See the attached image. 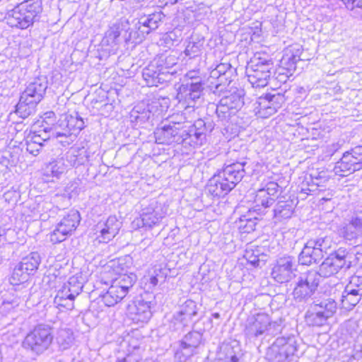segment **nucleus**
Masks as SVG:
<instances>
[{
	"mask_svg": "<svg viewBox=\"0 0 362 362\" xmlns=\"http://www.w3.org/2000/svg\"><path fill=\"white\" fill-rule=\"evenodd\" d=\"M203 125L202 120L196 122L187 129H185L180 123L163 125L155 132L156 141L159 144H165L175 142L193 147L202 146L206 139L205 133L200 128Z\"/></svg>",
	"mask_w": 362,
	"mask_h": 362,
	"instance_id": "nucleus-1",
	"label": "nucleus"
},
{
	"mask_svg": "<svg viewBox=\"0 0 362 362\" xmlns=\"http://www.w3.org/2000/svg\"><path fill=\"white\" fill-rule=\"evenodd\" d=\"M42 11L41 0H25L8 11L6 19L11 27L26 29L39 20Z\"/></svg>",
	"mask_w": 362,
	"mask_h": 362,
	"instance_id": "nucleus-2",
	"label": "nucleus"
},
{
	"mask_svg": "<svg viewBox=\"0 0 362 362\" xmlns=\"http://www.w3.org/2000/svg\"><path fill=\"white\" fill-rule=\"evenodd\" d=\"M53 339L52 327L40 324L26 334L22 341V347L28 353L40 356L50 349Z\"/></svg>",
	"mask_w": 362,
	"mask_h": 362,
	"instance_id": "nucleus-3",
	"label": "nucleus"
},
{
	"mask_svg": "<svg viewBox=\"0 0 362 362\" xmlns=\"http://www.w3.org/2000/svg\"><path fill=\"white\" fill-rule=\"evenodd\" d=\"M354 254L350 250L339 247L329 255L320 265V276L327 278L337 274L341 269H349L352 265Z\"/></svg>",
	"mask_w": 362,
	"mask_h": 362,
	"instance_id": "nucleus-4",
	"label": "nucleus"
},
{
	"mask_svg": "<svg viewBox=\"0 0 362 362\" xmlns=\"http://www.w3.org/2000/svg\"><path fill=\"white\" fill-rule=\"evenodd\" d=\"M224 95L216 105V115L222 122H228L243 106L244 90L238 88H231L229 90H225Z\"/></svg>",
	"mask_w": 362,
	"mask_h": 362,
	"instance_id": "nucleus-5",
	"label": "nucleus"
},
{
	"mask_svg": "<svg viewBox=\"0 0 362 362\" xmlns=\"http://www.w3.org/2000/svg\"><path fill=\"white\" fill-rule=\"evenodd\" d=\"M52 134L59 139L63 145H69L74 142L78 134L83 129L84 122L77 112L74 115H66L64 119H60Z\"/></svg>",
	"mask_w": 362,
	"mask_h": 362,
	"instance_id": "nucleus-6",
	"label": "nucleus"
},
{
	"mask_svg": "<svg viewBox=\"0 0 362 362\" xmlns=\"http://www.w3.org/2000/svg\"><path fill=\"white\" fill-rule=\"evenodd\" d=\"M273 69V63L260 57H255L246 67L248 82L253 88L266 86L270 78Z\"/></svg>",
	"mask_w": 362,
	"mask_h": 362,
	"instance_id": "nucleus-7",
	"label": "nucleus"
},
{
	"mask_svg": "<svg viewBox=\"0 0 362 362\" xmlns=\"http://www.w3.org/2000/svg\"><path fill=\"white\" fill-rule=\"evenodd\" d=\"M83 287V281L81 275L71 276L68 281L57 291L54 299V305L58 308L73 309L74 300L81 293Z\"/></svg>",
	"mask_w": 362,
	"mask_h": 362,
	"instance_id": "nucleus-8",
	"label": "nucleus"
},
{
	"mask_svg": "<svg viewBox=\"0 0 362 362\" xmlns=\"http://www.w3.org/2000/svg\"><path fill=\"white\" fill-rule=\"evenodd\" d=\"M297 351L294 337H279L268 348L267 358L269 362H289Z\"/></svg>",
	"mask_w": 362,
	"mask_h": 362,
	"instance_id": "nucleus-9",
	"label": "nucleus"
},
{
	"mask_svg": "<svg viewBox=\"0 0 362 362\" xmlns=\"http://www.w3.org/2000/svg\"><path fill=\"white\" fill-rule=\"evenodd\" d=\"M235 69L229 63H221L210 72L206 86L213 93L220 95L233 81Z\"/></svg>",
	"mask_w": 362,
	"mask_h": 362,
	"instance_id": "nucleus-10",
	"label": "nucleus"
},
{
	"mask_svg": "<svg viewBox=\"0 0 362 362\" xmlns=\"http://www.w3.org/2000/svg\"><path fill=\"white\" fill-rule=\"evenodd\" d=\"M321 277L315 270H309L300 274L293 290L294 298L298 302L306 301L317 291Z\"/></svg>",
	"mask_w": 362,
	"mask_h": 362,
	"instance_id": "nucleus-11",
	"label": "nucleus"
},
{
	"mask_svg": "<svg viewBox=\"0 0 362 362\" xmlns=\"http://www.w3.org/2000/svg\"><path fill=\"white\" fill-rule=\"evenodd\" d=\"M199 308L197 303L187 299L180 305L173 314L170 322V327L174 331L182 330L184 327L189 326L193 322L198 315Z\"/></svg>",
	"mask_w": 362,
	"mask_h": 362,
	"instance_id": "nucleus-12",
	"label": "nucleus"
},
{
	"mask_svg": "<svg viewBox=\"0 0 362 362\" xmlns=\"http://www.w3.org/2000/svg\"><path fill=\"white\" fill-rule=\"evenodd\" d=\"M362 169V146H357L343 153L340 160L336 163L334 172L339 176H345Z\"/></svg>",
	"mask_w": 362,
	"mask_h": 362,
	"instance_id": "nucleus-13",
	"label": "nucleus"
},
{
	"mask_svg": "<svg viewBox=\"0 0 362 362\" xmlns=\"http://www.w3.org/2000/svg\"><path fill=\"white\" fill-rule=\"evenodd\" d=\"M285 101L286 98L283 93H268L257 99L254 104V110L258 117L268 118L276 113Z\"/></svg>",
	"mask_w": 362,
	"mask_h": 362,
	"instance_id": "nucleus-14",
	"label": "nucleus"
},
{
	"mask_svg": "<svg viewBox=\"0 0 362 362\" xmlns=\"http://www.w3.org/2000/svg\"><path fill=\"white\" fill-rule=\"evenodd\" d=\"M80 220L81 217L78 211H70L57 224L53 232L51 233L50 241L53 244H57L65 240L76 229Z\"/></svg>",
	"mask_w": 362,
	"mask_h": 362,
	"instance_id": "nucleus-15",
	"label": "nucleus"
},
{
	"mask_svg": "<svg viewBox=\"0 0 362 362\" xmlns=\"http://www.w3.org/2000/svg\"><path fill=\"white\" fill-rule=\"evenodd\" d=\"M164 17L165 15L161 11L141 16L139 18L138 23L136 24V28H137L138 31H124L123 36L124 41L127 43L134 40L137 36H139V33L142 35H144L150 33L151 31L157 29Z\"/></svg>",
	"mask_w": 362,
	"mask_h": 362,
	"instance_id": "nucleus-16",
	"label": "nucleus"
},
{
	"mask_svg": "<svg viewBox=\"0 0 362 362\" xmlns=\"http://www.w3.org/2000/svg\"><path fill=\"white\" fill-rule=\"evenodd\" d=\"M204 84L199 83H186L178 89L177 98L185 110L194 108L201 102L203 95Z\"/></svg>",
	"mask_w": 362,
	"mask_h": 362,
	"instance_id": "nucleus-17",
	"label": "nucleus"
},
{
	"mask_svg": "<svg viewBox=\"0 0 362 362\" xmlns=\"http://www.w3.org/2000/svg\"><path fill=\"white\" fill-rule=\"evenodd\" d=\"M166 214L167 209L165 205L155 199L151 200L148 204H143L140 214L142 226L151 228L158 225Z\"/></svg>",
	"mask_w": 362,
	"mask_h": 362,
	"instance_id": "nucleus-18",
	"label": "nucleus"
},
{
	"mask_svg": "<svg viewBox=\"0 0 362 362\" xmlns=\"http://www.w3.org/2000/svg\"><path fill=\"white\" fill-rule=\"evenodd\" d=\"M325 242L322 238L308 241L299 254V263L309 266L320 261L324 256V250L327 248Z\"/></svg>",
	"mask_w": 362,
	"mask_h": 362,
	"instance_id": "nucleus-19",
	"label": "nucleus"
},
{
	"mask_svg": "<svg viewBox=\"0 0 362 362\" xmlns=\"http://www.w3.org/2000/svg\"><path fill=\"white\" fill-rule=\"evenodd\" d=\"M122 223L115 216H110L105 221H99L94 227L95 240L99 243H107L119 233Z\"/></svg>",
	"mask_w": 362,
	"mask_h": 362,
	"instance_id": "nucleus-20",
	"label": "nucleus"
},
{
	"mask_svg": "<svg viewBox=\"0 0 362 362\" xmlns=\"http://www.w3.org/2000/svg\"><path fill=\"white\" fill-rule=\"evenodd\" d=\"M296 267L293 257L284 256L279 257L272 268V276L278 283L288 282L296 276Z\"/></svg>",
	"mask_w": 362,
	"mask_h": 362,
	"instance_id": "nucleus-21",
	"label": "nucleus"
},
{
	"mask_svg": "<svg viewBox=\"0 0 362 362\" xmlns=\"http://www.w3.org/2000/svg\"><path fill=\"white\" fill-rule=\"evenodd\" d=\"M338 233L346 240H354L362 237V211L354 212L339 227Z\"/></svg>",
	"mask_w": 362,
	"mask_h": 362,
	"instance_id": "nucleus-22",
	"label": "nucleus"
},
{
	"mask_svg": "<svg viewBox=\"0 0 362 362\" xmlns=\"http://www.w3.org/2000/svg\"><path fill=\"white\" fill-rule=\"evenodd\" d=\"M202 335L199 332H190L187 334L180 342V349L175 354V360L185 362L195 353L196 349L202 341Z\"/></svg>",
	"mask_w": 362,
	"mask_h": 362,
	"instance_id": "nucleus-23",
	"label": "nucleus"
},
{
	"mask_svg": "<svg viewBox=\"0 0 362 362\" xmlns=\"http://www.w3.org/2000/svg\"><path fill=\"white\" fill-rule=\"evenodd\" d=\"M302 52V49L298 45L291 46L284 50L280 60L279 75L285 80L296 70L297 62L301 59Z\"/></svg>",
	"mask_w": 362,
	"mask_h": 362,
	"instance_id": "nucleus-24",
	"label": "nucleus"
},
{
	"mask_svg": "<svg viewBox=\"0 0 362 362\" xmlns=\"http://www.w3.org/2000/svg\"><path fill=\"white\" fill-rule=\"evenodd\" d=\"M156 305L154 297L148 296L136 301L135 304L129 308V314L132 320L136 323L147 322L152 316L151 309Z\"/></svg>",
	"mask_w": 362,
	"mask_h": 362,
	"instance_id": "nucleus-25",
	"label": "nucleus"
},
{
	"mask_svg": "<svg viewBox=\"0 0 362 362\" xmlns=\"http://www.w3.org/2000/svg\"><path fill=\"white\" fill-rule=\"evenodd\" d=\"M269 316L266 313H258L248 320L245 329V335L250 341L255 340L267 332Z\"/></svg>",
	"mask_w": 362,
	"mask_h": 362,
	"instance_id": "nucleus-26",
	"label": "nucleus"
},
{
	"mask_svg": "<svg viewBox=\"0 0 362 362\" xmlns=\"http://www.w3.org/2000/svg\"><path fill=\"white\" fill-rule=\"evenodd\" d=\"M246 163L245 161H242L228 164L219 173L223 181L230 185L231 189H233L245 176V170L244 167Z\"/></svg>",
	"mask_w": 362,
	"mask_h": 362,
	"instance_id": "nucleus-27",
	"label": "nucleus"
},
{
	"mask_svg": "<svg viewBox=\"0 0 362 362\" xmlns=\"http://www.w3.org/2000/svg\"><path fill=\"white\" fill-rule=\"evenodd\" d=\"M279 187L276 182H269L264 187L258 189L254 200L255 207L267 209L272 205L276 197Z\"/></svg>",
	"mask_w": 362,
	"mask_h": 362,
	"instance_id": "nucleus-28",
	"label": "nucleus"
},
{
	"mask_svg": "<svg viewBox=\"0 0 362 362\" xmlns=\"http://www.w3.org/2000/svg\"><path fill=\"white\" fill-rule=\"evenodd\" d=\"M47 86L45 77L36 78L27 86L21 96L38 104L43 98Z\"/></svg>",
	"mask_w": 362,
	"mask_h": 362,
	"instance_id": "nucleus-29",
	"label": "nucleus"
},
{
	"mask_svg": "<svg viewBox=\"0 0 362 362\" xmlns=\"http://www.w3.org/2000/svg\"><path fill=\"white\" fill-rule=\"evenodd\" d=\"M142 77L149 87L158 86L159 84L170 81V75L160 71L159 67L153 61L143 69Z\"/></svg>",
	"mask_w": 362,
	"mask_h": 362,
	"instance_id": "nucleus-30",
	"label": "nucleus"
},
{
	"mask_svg": "<svg viewBox=\"0 0 362 362\" xmlns=\"http://www.w3.org/2000/svg\"><path fill=\"white\" fill-rule=\"evenodd\" d=\"M63 156L70 168L88 163L90 161V152L84 147H72Z\"/></svg>",
	"mask_w": 362,
	"mask_h": 362,
	"instance_id": "nucleus-31",
	"label": "nucleus"
},
{
	"mask_svg": "<svg viewBox=\"0 0 362 362\" xmlns=\"http://www.w3.org/2000/svg\"><path fill=\"white\" fill-rule=\"evenodd\" d=\"M153 62L156 64L160 71L168 74L170 76V81L173 76L176 74V66L178 62V57L174 54H163L153 59Z\"/></svg>",
	"mask_w": 362,
	"mask_h": 362,
	"instance_id": "nucleus-32",
	"label": "nucleus"
},
{
	"mask_svg": "<svg viewBox=\"0 0 362 362\" xmlns=\"http://www.w3.org/2000/svg\"><path fill=\"white\" fill-rule=\"evenodd\" d=\"M294 202L290 198L280 197L274 209V218L276 221L290 218L293 213Z\"/></svg>",
	"mask_w": 362,
	"mask_h": 362,
	"instance_id": "nucleus-33",
	"label": "nucleus"
},
{
	"mask_svg": "<svg viewBox=\"0 0 362 362\" xmlns=\"http://www.w3.org/2000/svg\"><path fill=\"white\" fill-rule=\"evenodd\" d=\"M69 168L64 156L58 157L46 164L43 174L47 177L59 178Z\"/></svg>",
	"mask_w": 362,
	"mask_h": 362,
	"instance_id": "nucleus-34",
	"label": "nucleus"
},
{
	"mask_svg": "<svg viewBox=\"0 0 362 362\" xmlns=\"http://www.w3.org/2000/svg\"><path fill=\"white\" fill-rule=\"evenodd\" d=\"M208 192L214 197H221L229 193L232 189L218 173L211 177L207 185Z\"/></svg>",
	"mask_w": 362,
	"mask_h": 362,
	"instance_id": "nucleus-35",
	"label": "nucleus"
},
{
	"mask_svg": "<svg viewBox=\"0 0 362 362\" xmlns=\"http://www.w3.org/2000/svg\"><path fill=\"white\" fill-rule=\"evenodd\" d=\"M136 276L135 274H119L118 276L112 281L114 286L117 287L124 294H127L129 289L133 286L136 282Z\"/></svg>",
	"mask_w": 362,
	"mask_h": 362,
	"instance_id": "nucleus-36",
	"label": "nucleus"
},
{
	"mask_svg": "<svg viewBox=\"0 0 362 362\" xmlns=\"http://www.w3.org/2000/svg\"><path fill=\"white\" fill-rule=\"evenodd\" d=\"M126 296L117 287L111 284L107 291L100 296V298L106 306L111 307L119 303Z\"/></svg>",
	"mask_w": 362,
	"mask_h": 362,
	"instance_id": "nucleus-37",
	"label": "nucleus"
},
{
	"mask_svg": "<svg viewBox=\"0 0 362 362\" xmlns=\"http://www.w3.org/2000/svg\"><path fill=\"white\" fill-rule=\"evenodd\" d=\"M41 262V257L39 253L33 252L24 257L19 262L21 267L25 270V272L33 274L37 269Z\"/></svg>",
	"mask_w": 362,
	"mask_h": 362,
	"instance_id": "nucleus-38",
	"label": "nucleus"
},
{
	"mask_svg": "<svg viewBox=\"0 0 362 362\" xmlns=\"http://www.w3.org/2000/svg\"><path fill=\"white\" fill-rule=\"evenodd\" d=\"M329 313V310L325 314L320 313L311 306L305 314V322L309 326H322L327 322V315Z\"/></svg>",
	"mask_w": 362,
	"mask_h": 362,
	"instance_id": "nucleus-39",
	"label": "nucleus"
},
{
	"mask_svg": "<svg viewBox=\"0 0 362 362\" xmlns=\"http://www.w3.org/2000/svg\"><path fill=\"white\" fill-rule=\"evenodd\" d=\"M37 103L21 95L19 102L16 105V113L21 118H27L35 111Z\"/></svg>",
	"mask_w": 362,
	"mask_h": 362,
	"instance_id": "nucleus-40",
	"label": "nucleus"
},
{
	"mask_svg": "<svg viewBox=\"0 0 362 362\" xmlns=\"http://www.w3.org/2000/svg\"><path fill=\"white\" fill-rule=\"evenodd\" d=\"M73 332L68 328H61L57 331L56 341L59 348L64 351L69 349L74 343Z\"/></svg>",
	"mask_w": 362,
	"mask_h": 362,
	"instance_id": "nucleus-41",
	"label": "nucleus"
},
{
	"mask_svg": "<svg viewBox=\"0 0 362 362\" xmlns=\"http://www.w3.org/2000/svg\"><path fill=\"white\" fill-rule=\"evenodd\" d=\"M361 299L362 296L357 293L356 291H352V289L349 290L345 287L341 296V305L344 309L350 310L353 309Z\"/></svg>",
	"mask_w": 362,
	"mask_h": 362,
	"instance_id": "nucleus-42",
	"label": "nucleus"
},
{
	"mask_svg": "<svg viewBox=\"0 0 362 362\" xmlns=\"http://www.w3.org/2000/svg\"><path fill=\"white\" fill-rule=\"evenodd\" d=\"M122 30L117 25L110 27L105 33L103 40L104 44L107 45H117L119 42Z\"/></svg>",
	"mask_w": 362,
	"mask_h": 362,
	"instance_id": "nucleus-43",
	"label": "nucleus"
},
{
	"mask_svg": "<svg viewBox=\"0 0 362 362\" xmlns=\"http://www.w3.org/2000/svg\"><path fill=\"white\" fill-rule=\"evenodd\" d=\"M29 276L30 274L25 272V270L18 263L13 269L10 282L13 285H18L27 281Z\"/></svg>",
	"mask_w": 362,
	"mask_h": 362,
	"instance_id": "nucleus-44",
	"label": "nucleus"
},
{
	"mask_svg": "<svg viewBox=\"0 0 362 362\" xmlns=\"http://www.w3.org/2000/svg\"><path fill=\"white\" fill-rule=\"evenodd\" d=\"M312 307L325 314L327 313L329 309V313L330 312V313L327 315V319L333 315L337 308L336 303L330 299L323 300L319 304H314Z\"/></svg>",
	"mask_w": 362,
	"mask_h": 362,
	"instance_id": "nucleus-45",
	"label": "nucleus"
},
{
	"mask_svg": "<svg viewBox=\"0 0 362 362\" xmlns=\"http://www.w3.org/2000/svg\"><path fill=\"white\" fill-rule=\"evenodd\" d=\"M204 41L198 40L197 42L192 40L188 42L185 49V54L189 58H194L198 56L203 47Z\"/></svg>",
	"mask_w": 362,
	"mask_h": 362,
	"instance_id": "nucleus-46",
	"label": "nucleus"
},
{
	"mask_svg": "<svg viewBox=\"0 0 362 362\" xmlns=\"http://www.w3.org/2000/svg\"><path fill=\"white\" fill-rule=\"evenodd\" d=\"M256 218H248L247 216H241L239 219V228L243 233H249L255 230Z\"/></svg>",
	"mask_w": 362,
	"mask_h": 362,
	"instance_id": "nucleus-47",
	"label": "nucleus"
},
{
	"mask_svg": "<svg viewBox=\"0 0 362 362\" xmlns=\"http://www.w3.org/2000/svg\"><path fill=\"white\" fill-rule=\"evenodd\" d=\"M346 288L349 290L352 289V291H356L362 296V276H351Z\"/></svg>",
	"mask_w": 362,
	"mask_h": 362,
	"instance_id": "nucleus-48",
	"label": "nucleus"
},
{
	"mask_svg": "<svg viewBox=\"0 0 362 362\" xmlns=\"http://www.w3.org/2000/svg\"><path fill=\"white\" fill-rule=\"evenodd\" d=\"M283 327L284 320L281 317L274 321H271L269 319L267 332L270 334H276L282 330Z\"/></svg>",
	"mask_w": 362,
	"mask_h": 362,
	"instance_id": "nucleus-49",
	"label": "nucleus"
},
{
	"mask_svg": "<svg viewBox=\"0 0 362 362\" xmlns=\"http://www.w3.org/2000/svg\"><path fill=\"white\" fill-rule=\"evenodd\" d=\"M27 138L28 141H33L34 144L41 146V148L43 146L45 141L47 140V136L44 137L42 134H38L37 132L30 133Z\"/></svg>",
	"mask_w": 362,
	"mask_h": 362,
	"instance_id": "nucleus-50",
	"label": "nucleus"
},
{
	"mask_svg": "<svg viewBox=\"0 0 362 362\" xmlns=\"http://www.w3.org/2000/svg\"><path fill=\"white\" fill-rule=\"evenodd\" d=\"M247 261L253 267H258L259 263V259L258 255L254 254L253 250H246L245 256Z\"/></svg>",
	"mask_w": 362,
	"mask_h": 362,
	"instance_id": "nucleus-51",
	"label": "nucleus"
},
{
	"mask_svg": "<svg viewBox=\"0 0 362 362\" xmlns=\"http://www.w3.org/2000/svg\"><path fill=\"white\" fill-rule=\"evenodd\" d=\"M26 150L30 154L37 156L41 150V146H38L34 144L33 141H28V139H25Z\"/></svg>",
	"mask_w": 362,
	"mask_h": 362,
	"instance_id": "nucleus-52",
	"label": "nucleus"
},
{
	"mask_svg": "<svg viewBox=\"0 0 362 362\" xmlns=\"http://www.w3.org/2000/svg\"><path fill=\"white\" fill-rule=\"evenodd\" d=\"M148 114V112L139 113V110H136V107H134L131 112V118L136 122H144L147 118L146 115Z\"/></svg>",
	"mask_w": 362,
	"mask_h": 362,
	"instance_id": "nucleus-53",
	"label": "nucleus"
},
{
	"mask_svg": "<svg viewBox=\"0 0 362 362\" xmlns=\"http://www.w3.org/2000/svg\"><path fill=\"white\" fill-rule=\"evenodd\" d=\"M199 72L194 70L188 71L186 74V77L190 80L187 83H199L204 84L201 77L198 76Z\"/></svg>",
	"mask_w": 362,
	"mask_h": 362,
	"instance_id": "nucleus-54",
	"label": "nucleus"
},
{
	"mask_svg": "<svg viewBox=\"0 0 362 362\" xmlns=\"http://www.w3.org/2000/svg\"><path fill=\"white\" fill-rule=\"evenodd\" d=\"M57 127H58L57 125L55 126L54 128H45L43 129V130H40L37 134H42L44 137L47 136V139H49L51 136L56 138V136H54L52 134V132Z\"/></svg>",
	"mask_w": 362,
	"mask_h": 362,
	"instance_id": "nucleus-55",
	"label": "nucleus"
},
{
	"mask_svg": "<svg viewBox=\"0 0 362 362\" xmlns=\"http://www.w3.org/2000/svg\"><path fill=\"white\" fill-rule=\"evenodd\" d=\"M239 358L235 353H227L223 362H238Z\"/></svg>",
	"mask_w": 362,
	"mask_h": 362,
	"instance_id": "nucleus-56",
	"label": "nucleus"
},
{
	"mask_svg": "<svg viewBox=\"0 0 362 362\" xmlns=\"http://www.w3.org/2000/svg\"><path fill=\"white\" fill-rule=\"evenodd\" d=\"M18 305V302L17 300H13L11 302L9 301H4L3 302V308L4 309H10V305L11 308H14Z\"/></svg>",
	"mask_w": 362,
	"mask_h": 362,
	"instance_id": "nucleus-57",
	"label": "nucleus"
},
{
	"mask_svg": "<svg viewBox=\"0 0 362 362\" xmlns=\"http://www.w3.org/2000/svg\"><path fill=\"white\" fill-rule=\"evenodd\" d=\"M341 147V145L337 142L332 144L330 146H329L328 152L330 153L331 155H333L334 152H336L338 149H339Z\"/></svg>",
	"mask_w": 362,
	"mask_h": 362,
	"instance_id": "nucleus-58",
	"label": "nucleus"
},
{
	"mask_svg": "<svg viewBox=\"0 0 362 362\" xmlns=\"http://www.w3.org/2000/svg\"><path fill=\"white\" fill-rule=\"evenodd\" d=\"M149 282L153 285V286H156L158 284V275L151 276Z\"/></svg>",
	"mask_w": 362,
	"mask_h": 362,
	"instance_id": "nucleus-59",
	"label": "nucleus"
},
{
	"mask_svg": "<svg viewBox=\"0 0 362 362\" xmlns=\"http://www.w3.org/2000/svg\"><path fill=\"white\" fill-rule=\"evenodd\" d=\"M116 362H131L130 356H127V357H123L122 358H118Z\"/></svg>",
	"mask_w": 362,
	"mask_h": 362,
	"instance_id": "nucleus-60",
	"label": "nucleus"
},
{
	"mask_svg": "<svg viewBox=\"0 0 362 362\" xmlns=\"http://www.w3.org/2000/svg\"><path fill=\"white\" fill-rule=\"evenodd\" d=\"M12 192H7L6 193H4V198L6 200H7L9 197H10V194H11Z\"/></svg>",
	"mask_w": 362,
	"mask_h": 362,
	"instance_id": "nucleus-61",
	"label": "nucleus"
},
{
	"mask_svg": "<svg viewBox=\"0 0 362 362\" xmlns=\"http://www.w3.org/2000/svg\"><path fill=\"white\" fill-rule=\"evenodd\" d=\"M116 264H119V262H112V265L110 266V267H114L115 268L116 267Z\"/></svg>",
	"mask_w": 362,
	"mask_h": 362,
	"instance_id": "nucleus-62",
	"label": "nucleus"
},
{
	"mask_svg": "<svg viewBox=\"0 0 362 362\" xmlns=\"http://www.w3.org/2000/svg\"><path fill=\"white\" fill-rule=\"evenodd\" d=\"M177 2V0H168V3H170L171 4H175Z\"/></svg>",
	"mask_w": 362,
	"mask_h": 362,
	"instance_id": "nucleus-63",
	"label": "nucleus"
},
{
	"mask_svg": "<svg viewBox=\"0 0 362 362\" xmlns=\"http://www.w3.org/2000/svg\"><path fill=\"white\" fill-rule=\"evenodd\" d=\"M213 316H214L215 318H219L220 315H219V313H214V314H213Z\"/></svg>",
	"mask_w": 362,
	"mask_h": 362,
	"instance_id": "nucleus-64",
	"label": "nucleus"
}]
</instances>
